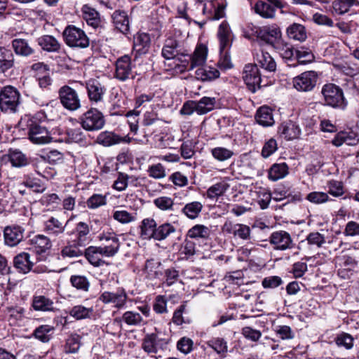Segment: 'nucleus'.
I'll use <instances>...</instances> for the list:
<instances>
[{
  "mask_svg": "<svg viewBox=\"0 0 359 359\" xmlns=\"http://www.w3.org/2000/svg\"><path fill=\"white\" fill-rule=\"evenodd\" d=\"M127 299L128 295L123 288H119L115 292L105 291L99 297L104 304H112L117 309L123 308Z\"/></svg>",
  "mask_w": 359,
  "mask_h": 359,
  "instance_id": "nucleus-14",
  "label": "nucleus"
},
{
  "mask_svg": "<svg viewBox=\"0 0 359 359\" xmlns=\"http://www.w3.org/2000/svg\"><path fill=\"white\" fill-rule=\"evenodd\" d=\"M93 313V307H85L82 305H76L72 308L69 315L76 320L89 318Z\"/></svg>",
  "mask_w": 359,
  "mask_h": 359,
  "instance_id": "nucleus-51",
  "label": "nucleus"
},
{
  "mask_svg": "<svg viewBox=\"0 0 359 359\" xmlns=\"http://www.w3.org/2000/svg\"><path fill=\"white\" fill-rule=\"evenodd\" d=\"M67 223L64 225L57 218L50 217L43 222V231L50 236H59L65 232Z\"/></svg>",
  "mask_w": 359,
  "mask_h": 359,
  "instance_id": "nucleus-20",
  "label": "nucleus"
},
{
  "mask_svg": "<svg viewBox=\"0 0 359 359\" xmlns=\"http://www.w3.org/2000/svg\"><path fill=\"white\" fill-rule=\"evenodd\" d=\"M357 3V0H335L332 7L335 13L341 15L348 12L349 8Z\"/></svg>",
  "mask_w": 359,
  "mask_h": 359,
  "instance_id": "nucleus-56",
  "label": "nucleus"
},
{
  "mask_svg": "<svg viewBox=\"0 0 359 359\" xmlns=\"http://www.w3.org/2000/svg\"><path fill=\"white\" fill-rule=\"evenodd\" d=\"M196 78L203 81H211L219 78L220 74L218 69L210 66L201 67L195 72Z\"/></svg>",
  "mask_w": 359,
  "mask_h": 359,
  "instance_id": "nucleus-28",
  "label": "nucleus"
},
{
  "mask_svg": "<svg viewBox=\"0 0 359 359\" xmlns=\"http://www.w3.org/2000/svg\"><path fill=\"white\" fill-rule=\"evenodd\" d=\"M83 19L87 24L93 28H97L101 25V19L99 13L88 5H84L81 9Z\"/></svg>",
  "mask_w": 359,
  "mask_h": 359,
  "instance_id": "nucleus-25",
  "label": "nucleus"
},
{
  "mask_svg": "<svg viewBox=\"0 0 359 359\" xmlns=\"http://www.w3.org/2000/svg\"><path fill=\"white\" fill-rule=\"evenodd\" d=\"M14 65V55L11 50L0 48V71L5 72Z\"/></svg>",
  "mask_w": 359,
  "mask_h": 359,
  "instance_id": "nucleus-44",
  "label": "nucleus"
},
{
  "mask_svg": "<svg viewBox=\"0 0 359 359\" xmlns=\"http://www.w3.org/2000/svg\"><path fill=\"white\" fill-rule=\"evenodd\" d=\"M256 33L259 39L268 44H273L281 36L280 28L275 25L259 28Z\"/></svg>",
  "mask_w": 359,
  "mask_h": 359,
  "instance_id": "nucleus-18",
  "label": "nucleus"
},
{
  "mask_svg": "<svg viewBox=\"0 0 359 359\" xmlns=\"http://www.w3.org/2000/svg\"><path fill=\"white\" fill-rule=\"evenodd\" d=\"M267 2L262 0H258L254 6L255 12L265 19H273L276 17V9H280V12L284 13V3L280 0H266Z\"/></svg>",
  "mask_w": 359,
  "mask_h": 359,
  "instance_id": "nucleus-6",
  "label": "nucleus"
},
{
  "mask_svg": "<svg viewBox=\"0 0 359 359\" xmlns=\"http://www.w3.org/2000/svg\"><path fill=\"white\" fill-rule=\"evenodd\" d=\"M38 44L47 52H57L60 48V42L51 35H43L38 38Z\"/></svg>",
  "mask_w": 359,
  "mask_h": 359,
  "instance_id": "nucleus-31",
  "label": "nucleus"
},
{
  "mask_svg": "<svg viewBox=\"0 0 359 359\" xmlns=\"http://www.w3.org/2000/svg\"><path fill=\"white\" fill-rule=\"evenodd\" d=\"M59 98L62 106L70 111L81 107V102L76 91L68 86H64L59 90Z\"/></svg>",
  "mask_w": 359,
  "mask_h": 359,
  "instance_id": "nucleus-11",
  "label": "nucleus"
},
{
  "mask_svg": "<svg viewBox=\"0 0 359 359\" xmlns=\"http://www.w3.org/2000/svg\"><path fill=\"white\" fill-rule=\"evenodd\" d=\"M218 354L224 355L228 350L227 343L223 338H213L206 342Z\"/></svg>",
  "mask_w": 359,
  "mask_h": 359,
  "instance_id": "nucleus-55",
  "label": "nucleus"
},
{
  "mask_svg": "<svg viewBox=\"0 0 359 359\" xmlns=\"http://www.w3.org/2000/svg\"><path fill=\"white\" fill-rule=\"evenodd\" d=\"M114 76L120 81H126L133 78L131 58L128 55H123L116 60Z\"/></svg>",
  "mask_w": 359,
  "mask_h": 359,
  "instance_id": "nucleus-12",
  "label": "nucleus"
},
{
  "mask_svg": "<svg viewBox=\"0 0 359 359\" xmlns=\"http://www.w3.org/2000/svg\"><path fill=\"white\" fill-rule=\"evenodd\" d=\"M243 79L248 89L255 93L260 86L261 76L257 65L248 64L245 66Z\"/></svg>",
  "mask_w": 359,
  "mask_h": 359,
  "instance_id": "nucleus-13",
  "label": "nucleus"
},
{
  "mask_svg": "<svg viewBox=\"0 0 359 359\" xmlns=\"http://www.w3.org/2000/svg\"><path fill=\"white\" fill-rule=\"evenodd\" d=\"M76 241L77 242L78 247L85 246L88 241V235L90 233L89 226L83 222H80L76 226Z\"/></svg>",
  "mask_w": 359,
  "mask_h": 359,
  "instance_id": "nucleus-43",
  "label": "nucleus"
},
{
  "mask_svg": "<svg viewBox=\"0 0 359 359\" xmlns=\"http://www.w3.org/2000/svg\"><path fill=\"white\" fill-rule=\"evenodd\" d=\"M212 157L220 162L228 161L234 155L233 150L224 147H216L210 150Z\"/></svg>",
  "mask_w": 359,
  "mask_h": 359,
  "instance_id": "nucleus-47",
  "label": "nucleus"
},
{
  "mask_svg": "<svg viewBox=\"0 0 359 359\" xmlns=\"http://www.w3.org/2000/svg\"><path fill=\"white\" fill-rule=\"evenodd\" d=\"M288 166L285 163H275L269 170V179L276 182L283 179L288 175Z\"/></svg>",
  "mask_w": 359,
  "mask_h": 359,
  "instance_id": "nucleus-36",
  "label": "nucleus"
},
{
  "mask_svg": "<svg viewBox=\"0 0 359 359\" xmlns=\"http://www.w3.org/2000/svg\"><path fill=\"white\" fill-rule=\"evenodd\" d=\"M147 172L149 177L159 180L166 176L164 166L161 163H156L149 166Z\"/></svg>",
  "mask_w": 359,
  "mask_h": 359,
  "instance_id": "nucleus-63",
  "label": "nucleus"
},
{
  "mask_svg": "<svg viewBox=\"0 0 359 359\" xmlns=\"http://www.w3.org/2000/svg\"><path fill=\"white\" fill-rule=\"evenodd\" d=\"M157 224L153 218L144 219L140 226V236L143 239L154 238L156 231Z\"/></svg>",
  "mask_w": 359,
  "mask_h": 359,
  "instance_id": "nucleus-27",
  "label": "nucleus"
},
{
  "mask_svg": "<svg viewBox=\"0 0 359 359\" xmlns=\"http://www.w3.org/2000/svg\"><path fill=\"white\" fill-rule=\"evenodd\" d=\"M67 135L70 142H78L83 146H86L89 144L85 133L80 128L69 129L67 131Z\"/></svg>",
  "mask_w": 359,
  "mask_h": 359,
  "instance_id": "nucleus-54",
  "label": "nucleus"
},
{
  "mask_svg": "<svg viewBox=\"0 0 359 359\" xmlns=\"http://www.w3.org/2000/svg\"><path fill=\"white\" fill-rule=\"evenodd\" d=\"M257 61L258 64L266 71L275 72L276 69V63L274 59L269 53L263 50H261L260 53H257Z\"/></svg>",
  "mask_w": 359,
  "mask_h": 359,
  "instance_id": "nucleus-39",
  "label": "nucleus"
},
{
  "mask_svg": "<svg viewBox=\"0 0 359 359\" xmlns=\"http://www.w3.org/2000/svg\"><path fill=\"white\" fill-rule=\"evenodd\" d=\"M113 23L120 32L127 34L130 29V21L125 11L117 10L112 14Z\"/></svg>",
  "mask_w": 359,
  "mask_h": 359,
  "instance_id": "nucleus-23",
  "label": "nucleus"
},
{
  "mask_svg": "<svg viewBox=\"0 0 359 359\" xmlns=\"http://www.w3.org/2000/svg\"><path fill=\"white\" fill-rule=\"evenodd\" d=\"M229 188V185L224 181L219 182L208 188L206 196L210 199H217L222 196Z\"/></svg>",
  "mask_w": 359,
  "mask_h": 359,
  "instance_id": "nucleus-42",
  "label": "nucleus"
},
{
  "mask_svg": "<svg viewBox=\"0 0 359 359\" xmlns=\"http://www.w3.org/2000/svg\"><path fill=\"white\" fill-rule=\"evenodd\" d=\"M20 104L19 91L11 86L4 87L0 91V109L2 111L15 113Z\"/></svg>",
  "mask_w": 359,
  "mask_h": 359,
  "instance_id": "nucleus-2",
  "label": "nucleus"
},
{
  "mask_svg": "<svg viewBox=\"0 0 359 359\" xmlns=\"http://www.w3.org/2000/svg\"><path fill=\"white\" fill-rule=\"evenodd\" d=\"M203 205L199 201H192L187 203L182 210V212L189 219H195L200 215Z\"/></svg>",
  "mask_w": 359,
  "mask_h": 359,
  "instance_id": "nucleus-40",
  "label": "nucleus"
},
{
  "mask_svg": "<svg viewBox=\"0 0 359 359\" xmlns=\"http://www.w3.org/2000/svg\"><path fill=\"white\" fill-rule=\"evenodd\" d=\"M79 248L77 245V242L75 241L73 245H68L62 248L61 255L63 257H79L83 255Z\"/></svg>",
  "mask_w": 359,
  "mask_h": 359,
  "instance_id": "nucleus-64",
  "label": "nucleus"
},
{
  "mask_svg": "<svg viewBox=\"0 0 359 359\" xmlns=\"http://www.w3.org/2000/svg\"><path fill=\"white\" fill-rule=\"evenodd\" d=\"M54 327L49 325H42L36 328L33 336L39 341L46 343L50 341Z\"/></svg>",
  "mask_w": 359,
  "mask_h": 359,
  "instance_id": "nucleus-46",
  "label": "nucleus"
},
{
  "mask_svg": "<svg viewBox=\"0 0 359 359\" xmlns=\"http://www.w3.org/2000/svg\"><path fill=\"white\" fill-rule=\"evenodd\" d=\"M79 123L86 131H96L104 127L105 120L102 112L91 108L79 117Z\"/></svg>",
  "mask_w": 359,
  "mask_h": 359,
  "instance_id": "nucleus-5",
  "label": "nucleus"
},
{
  "mask_svg": "<svg viewBox=\"0 0 359 359\" xmlns=\"http://www.w3.org/2000/svg\"><path fill=\"white\" fill-rule=\"evenodd\" d=\"M154 205L161 210H172L174 201L168 196H160L154 200Z\"/></svg>",
  "mask_w": 359,
  "mask_h": 359,
  "instance_id": "nucleus-62",
  "label": "nucleus"
},
{
  "mask_svg": "<svg viewBox=\"0 0 359 359\" xmlns=\"http://www.w3.org/2000/svg\"><path fill=\"white\" fill-rule=\"evenodd\" d=\"M318 74L315 71H306L292 79V86L299 92H310L316 86Z\"/></svg>",
  "mask_w": 359,
  "mask_h": 359,
  "instance_id": "nucleus-7",
  "label": "nucleus"
},
{
  "mask_svg": "<svg viewBox=\"0 0 359 359\" xmlns=\"http://www.w3.org/2000/svg\"><path fill=\"white\" fill-rule=\"evenodd\" d=\"M32 245L38 253L45 252L50 250L52 244L50 238L44 235H36L31 240Z\"/></svg>",
  "mask_w": 359,
  "mask_h": 359,
  "instance_id": "nucleus-45",
  "label": "nucleus"
},
{
  "mask_svg": "<svg viewBox=\"0 0 359 359\" xmlns=\"http://www.w3.org/2000/svg\"><path fill=\"white\" fill-rule=\"evenodd\" d=\"M321 93L325 104L334 108H344L346 106L342 90L335 84L324 85Z\"/></svg>",
  "mask_w": 359,
  "mask_h": 359,
  "instance_id": "nucleus-4",
  "label": "nucleus"
},
{
  "mask_svg": "<svg viewBox=\"0 0 359 359\" xmlns=\"http://www.w3.org/2000/svg\"><path fill=\"white\" fill-rule=\"evenodd\" d=\"M123 141V138L119 135L110 131L101 132L96 138L95 142L104 147H111L119 144Z\"/></svg>",
  "mask_w": 359,
  "mask_h": 359,
  "instance_id": "nucleus-29",
  "label": "nucleus"
},
{
  "mask_svg": "<svg viewBox=\"0 0 359 359\" xmlns=\"http://www.w3.org/2000/svg\"><path fill=\"white\" fill-rule=\"evenodd\" d=\"M287 34L290 39L295 41H304L307 38L304 26L298 23H293L287 29Z\"/></svg>",
  "mask_w": 359,
  "mask_h": 359,
  "instance_id": "nucleus-37",
  "label": "nucleus"
},
{
  "mask_svg": "<svg viewBox=\"0 0 359 359\" xmlns=\"http://www.w3.org/2000/svg\"><path fill=\"white\" fill-rule=\"evenodd\" d=\"M217 35L219 39V50L223 51L224 49L229 48L231 45L230 41L231 31L226 22H223L219 25Z\"/></svg>",
  "mask_w": 359,
  "mask_h": 359,
  "instance_id": "nucleus-34",
  "label": "nucleus"
},
{
  "mask_svg": "<svg viewBox=\"0 0 359 359\" xmlns=\"http://www.w3.org/2000/svg\"><path fill=\"white\" fill-rule=\"evenodd\" d=\"M255 118L259 125L264 127L271 126L274 123L272 110L270 107L266 106L259 108Z\"/></svg>",
  "mask_w": 359,
  "mask_h": 359,
  "instance_id": "nucleus-30",
  "label": "nucleus"
},
{
  "mask_svg": "<svg viewBox=\"0 0 359 359\" xmlns=\"http://www.w3.org/2000/svg\"><path fill=\"white\" fill-rule=\"evenodd\" d=\"M63 37L66 44L69 47L85 48L90 43V40L84 31L74 25H69L65 29Z\"/></svg>",
  "mask_w": 359,
  "mask_h": 359,
  "instance_id": "nucleus-3",
  "label": "nucleus"
},
{
  "mask_svg": "<svg viewBox=\"0 0 359 359\" xmlns=\"http://www.w3.org/2000/svg\"><path fill=\"white\" fill-rule=\"evenodd\" d=\"M186 305H180L174 312L172 318V323L176 325H182L184 323L189 324L191 320L189 318L184 317L183 314L185 313Z\"/></svg>",
  "mask_w": 359,
  "mask_h": 359,
  "instance_id": "nucleus-58",
  "label": "nucleus"
},
{
  "mask_svg": "<svg viewBox=\"0 0 359 359\" xmlns=\"http://www.w3.org/2000/svg\"><path fill=\"white\" fill-rule=\"evenodd\" d=\"M111 250H104L100 246H89L86 249L84 255L87 260L94 266H100L105 264L103 257H109Z\"/></svg>",
  "mask_w": 359,
  "mask_h": 359,
  "instance_id": "nucleus-16",
  "label": "nucleus"
},
{
  "mask_svg": "<svg viewBox=\"0 0 359 359\" xmlns=\"http://www.w3.org/2000/svg\"><path fill=\"white\" fill-rule=\"evenodd\" d=\"M161 55L166 60H172L175 67L189 64L188 60H183V57L187 56V53L181 51L179 41L172 37L165 39L161 50Z\"/></svg>",
  "mask_w": 359,
  "mask_h": 359,
  "instance_id": "nucleus-1",
  "label": "nucleus"
},
{
  "mask_svg": "<svg viewBox=\"0 0 359 359\" xmlns=\"http://www.w3.org/2000/svg\"><path fill=\"white\" fill-rule=\"evenodd\" d=\"M175 231L176 228L174 225L168 222L163 223L156 227L154 240L159 241L165 240Z\"/></svg>",
  "mask_w": 359,
  "mask_h": 359,
  "instance_id": "nucleus-48",
  "label": "nucleus"
},
{
  "mask_svg": "<svg viewBox=\"0 0 359 359\" xmlns=\"http://www.w3.org/2000/svg\"><path fill=\"white\" fill-rule=\"evenodd\" d=\"M144 272L149 279L158 278L162 275L161 263L155 259H147L145 262Z\"/></svg>",
  "mask_w": 359,
  "mask_h": 359,
  "instance_id": "nucleus-33",
  "label": "nucleus"
},
{
  "mask_svg": "<svg viewBox=\"0 0 359 359\" xmlns=\"http://www.w3.org/2000/svg\"><path fill=\"white\" fill-rule=\"evenodd\" d=\"M98 239L102 243L100 247L103 250L107 249L111 250V255L109 257L116 255L120 248V241L117 236L114 232H103L98 236Z\"/></svg>",
  "mask_w": 359,
  "mask_h": 359,
  "instance_id": "nucleus-17",
  "label": "nucleus"
},
{
  "mask_svg": "<svg viewBox=\"0 0 359 359\" xmlns=\"http://www.w3.org/2000/svg\"><path fill=\"white\" fill-rule=\"evenodd\" d=\"M306 241L308 245L320 248L325 243V238L319 232H311L306 236V241H302L299 243L298 249H300V245H304Z\"/></svg>",
  "mask_w": 359,
  "mask_h": 359,
  "instance_id": "nucleus-52",
  "label": "nucleus"
},
{
  "mask_svg": "<svg viewBox=\"0 0 359 359\" xmlns=\"http://www.w3.org/2000/svg\"><path fill=\"white\" fill-rule=\"evenodd\" d=\"M113 218L118 222L126 224L135 222L136 214L129 212L126 210H117L113 212Z\"/></svg>",
  "mask_w": 359,
  "mask_h": 359,
  "instance_id": "nucleus-53",
  "label": "nucleus"
},
{
  "mask_svg": "<svg viewBox=\"0 0 359 359\" xmlns=\"http://www.w3.org/2000/svg\"><path fill=\"white\" fill-rule=\"evenodd\" d=\"M14 266L21 273H27L33 267V262L30 260V255L27 252H22L15 257Z\"/></svg>",
  "mask_w": 359,
  "mask_h": 359,
  "instance_id": "nucleus-26",
  "label": "nucleus"
},
{
  "mask_svg": "<svg viewBox=\"0 0 359 359\" xmlns=\"http://www.w3.org/2000/svg\"><path fill=\"white\" fill-rule=\"evenodd\" d=\"M8 321L11 325H16L25 318V309L20 306H11L6 309Z\"/></svg>",
  "mask_w": 359,
  "mask_h": 359,
  "instance_id": "nucleus-49",
  "label": "nucleus"
},
{
  "mask_svg": "<svg viewBox=\"0 0 359 359\" xmlns=\"http://www.w3.org/2000/svg\"><path fill=\"white\" fill-rule=\"evenodd\" d=\"M4 236L6 245L15 246L24 237V229L20 226H6L4 231Z\"/></svg>",
  "mask_w": 359,
  "mask_h": 359,
  "instance_id": "nucleus-19",
  "label": "nucleus"
},
{
  "mask_svg": "<svg viewBox=\"0 0 359 359\" xmlns=\"http://www.w3.org/2000/svg\"><path fill=\"white\" fill-rule=\"evenodd\" d=\"M32 306L37 311H54L53 301L44 295H35L32 298Z\"/></svg>",
  "mask_w": 359,
  "mask_h": 359,
  "instance_id": "nucleus-24",
  "label": "nucleus"
},
{
  "mask_svg": "<svg viewBox=\"0 0 359 359\" xmlns=\"http://www.w3.org/2000/svg\"><path fill=\"white\" fill-rule=\"evenodd\" d=\"M6 156L13 167H24L26 166L29 163L26 155L18 149H9Z\"/></svg>",
  "mask_w": 359,
  "mask_h": 359,
  "instance_id": "nucleus-32",
  "label": "nucleus"
},
{
  "mask_svg": "<svg viewBox=\"0 0 359 359\" xmlns=\"http://www.w3.org/2000/svg\"><path fill=\"white\" fill-rule=\"evenodd\" d=\"M70 282L73 287L85 292L88 291L90 287L88 280L83 276H72Z\"/></svg>",
  "mask_w": 359,
  "mask_h": 359,
  "instance_id": "nucleus-60",
  "label": "nucleus"
},
{
  "mask_svg": "<svg viewBox=\"0 0 359 359\" xmlns=\"http://www.w3.org/2000/svg\"><path fill=\"white\" fill-rule=\"evenodd\" d=\"M169 340L161 337L158 334H147L142 342V348L147 353H157L160 351L167 349Z\"/></svg>",
  "mask_w": 359,
  "mask_h": 359,
  "instance_id": "nucleus-9",
  "label": "nucleus"
},
{
  "mask_svg": "<svg viewBox=\"0 0 359 359\" xmlns=\"http://www.w3.org/2000/svg\"><path fill=\"white\" fill-rule=\"evenodd\" d=\"M150 43V36L147 33H138L134 37V48L140 54L148 51Z\"/></svg>",
  "mask_w": 359,
  "mask_h": 359,
  "instance_id": "nucleus-35",
  "label": "nucleus"
},
{
  "mask_svg": "<svg viewBox=\"0 0 359 359\" xmlns=\"http://www.w3.org/2000/svg\"><path fill=\"white\" fill-rule=\"evenodd\" d=\"M122 320L128 325L137 326L140 325L143 320V318L139 313L134 311H126L123 313Z\"/></svg>",
  "mask_w": 359,
  "mask_h": 359,
  "instance_id": "nucleus-61",
  "label": "nucleus"
},
{
  "mask_svg": "<svg viewBox=\"0 0 359 359\" xmlns=\"http://www.w3.org/2000/svg\"><path fill=\"white\" fill-rule=\"evenodd\" d=\"M269 241L276 250L285 251L291 250L294 246L291 235L283 230L273 232L269 238Z\"/></svg>",
  "mask_w": 359,
  "mask_h": 359,
  "instance_id": "nucleus-10",
  "label": "nucleus"
},
{
  "mask_svg": "<svg viewBox=\"0 0 359 359\" xmlns=\"http://www.w3.org/2000/svg\"><path fill=\"white\" fill-rule=\"evenodd\" d=\"M208 48L203 44H198L195 48L193 54L183 57V60H188L189 64L186 66H182L183 68L193 69L195 67L203 66L207 60Z\"/></svg>",
  "mask_w": 359,
  "mask_h": 359,
  "instance_id": "nucleus-15",
  "label": "nucleus"
},
{
  "mask_svg": "<svg viewBox=\"0 0 359 359\" xmlns=\"http://www.w3.org/2000/svg\"><path fill=\"white\" fill-rule=\"evenodd\" d=\"M39 201L49 210H54L60 205V199L56 194H48L42 196Z\"/></svg>",
  "mask_w": 359,
  "mask_h": 359,
  "instance_id": "nucleus-57",
  "label": "nucleus"
},
{
  "mask_svg": "<svg viewBox=\"0 0 359 359\" xmlns=\"http://www.w3.org/2000/svg\"><path fill=\"white\" fill-rule=\"evenodd\" d=\"M12 47L17 55L29 56L34 53V49L29 45L25 39H15L12 41Z\"/></svg>",
  "mask_w": 359,
  "mask_h": 359,
  "instance_id": "nucleus-38",
  "label": "nucleus"
},
{
  "mask_svg": "<svg viewBox=\"0 0 359 359\" xmlns=\"http://www.w3.org/2000/svg\"><path fill=\"white\" fill-rule=\"evenodd\" d=\"M280 135L287 140L297 139L301 135V129L295 123L289 121L283 123L278 128Z\"/></svg>",
  "mask_w": 359,
  "mask_h": 359,
  "instance_id": "nucleus-21",
  "label": "nucleus"
},
{
  "mask_svg": "<svg viewBox=\"0 0 359 359\" xmlns=\"http://www.w3.org/2000/svg\"><path fill=\"white\" fill-rule=\"evenodd\" d=\"M196 113L199 115L205 114L214 109L216 99L210 97H203L200 100L196 101Z\"/></svg>",
  "mask_w": 359,
  "mask_h": 359,
  "instance_id": "nucleus-41",
  "label": "nucleus"
},
{
  "mask_svg": "<svg viewBox=\"0 0 359 359\" xmlns=\"http://www.w3.org/2000/svg\"><path fill=\"white\" fill-rule=\"evenodd\" d=\"M28 139L35 144H44L51 141V136L48 129L41 123L30 121L28 124Z\"/></svg>",
  "mask_w": 359,
  "mask_h": 359,
  "instance_id": "nucleus-8",
  "label": "nucleus"
},
{
  "mask_svg": "<svg viewBox=\"0 0 359 359\" xmlns=\"http://www.w3.org/2000/svg\"><path fill=\"white\" fill-rule=\"evenodd\" d=\"M22 184L36 193H42L46 190L44 184L40 180L36 178L25 177Z\"/></svg>",
  "mask_w": 359,
  "mask_h": 359,
  "instance_id": "nucleus-59",
  "label": "nucleus"
},
{
  "mask_svg": "<svg viewBox=\"0 0 359 359\" xmlns=\"http://www.w3.org/2000/svg\"><path fill=\"white\" fill-rule=\"evenodd\" d=\"M88 95L91 102H100L104 93V88L102 84L95 79H90L86 83Z\"/></svg>",
  "mask_w": 359,
  "mask_h": 359,
  "instance_id": "nucleus-22",
  "label": "nucleus"
},
{
  "mask_svg": "<svg viewBox=\"0 0 359 359\" xmlns=\"http://www.w3.org/2000/svg\"><path fill=\"white\" fill-rule=\"evenodd\" d=\"M187 235L191 238L208 239L210 235V230L203 224H196L188 231Z\"/></svg>",
  "mask_w": 359,
  "mask_h": 359,
  "instance_id": "nucleus-50",
  "label": "nucleus"
}]
</instances>
